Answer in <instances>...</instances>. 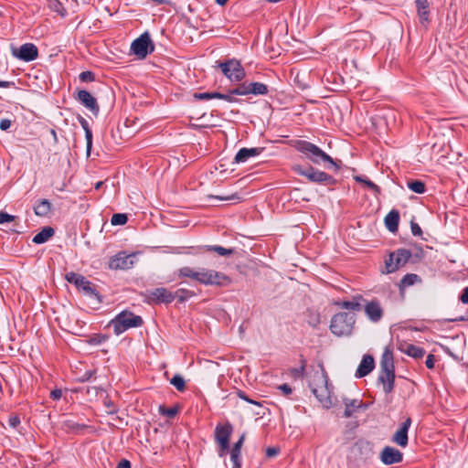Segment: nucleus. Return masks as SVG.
<instances>
[{
	"instance_id": "1",
	"label": "nucleus",
	"mask_w": 468,
	"mask_h": 468,
	"mask_svg": "<svg viewBox=\"0 0 468 468\" xmlns=\"http://www.w3.org/2000/svg\"><path fill=\"white\" fill-rule=\"evenodd\" d=\"M292 146L296 151L303 154V156L314 165H323L325 169H331L334 167L335 171H338L341 168V161H335L319 146L311 142L305 140H295L292 143Z\"/></svg>"
},
{
	"instance_id": "2",
	"label": "nucleus",
	"mask_w": 468,
	"mask_h": 468,
	"mask_svg": "<svg viewBox=\"0 0 468 468\" xmlns=\"http://www.w3.org/2000/svg\"><path fill=\"white\" fill-rule=\"evenodd\" d=\"M378 383L382 384L386 394L391 393L395 387V367L392 351L386 348L380 360V371Z\"/></svg>"
},
{
	"instance_id": "3",
	"label": "nucleus",
	"mask_w": 468,
	"mask_h": 468,
	"mask_svg": "<svg viewBox=\"0 0 468 468\" xmlns=\"http://www.w3.org/2000/svg\"><path fill=\"white\" fill-rule=\"evenodd\" d=\"M144 324L142 316L133 314L131 311L123 310L119 313L111 322L113 332L119 335L130 328L140 327Z\"/></svg>"
},
{
	"instance_id": "4",
	"label": "nucleus",
	"mask_w": 468,
	"mask_h": 468,
	"mask_svg": "<svg viewBox=\"0 0 468 468\" xmlns=\"http://www.w3.org/2000/svg\"><path fill=\"white\" fill-rule=\"evenodd\" d=\"M314 381L321 382V385L309 384L313 394L324 408L329 409L333 404L331 399L332 390L328 384L327 374L324 368H322L321 372L314 374Z\"/></svg>"
},
{
	"instance_id": "5",
	"label": "nucleus",
	"mask_w": 468,
	"mask_h": 468,
	"mask_svg": "<svg viewBox=\"0 0 468 468\" xmlns=\"http://www.w3.org/2000/svg\"><path fill=\"white\" fill-rule=\"evenodd\" d=\"M355 323L354 314L340 312L332 317L330 330L336 336H347L352 334Z\"/></svg>"
},
{
	"instance_id": "6",
	"label": "nucleus",
	"mask_w": 468,
	"mask_h": 468,
	"mask_svg": "<svg viewBox=\"0 0 468 468\" xmlns=\"http://www.w3.org/2000/svg\"><path fill=\"white\" fill-rule=\"evenodd\" d=\"M292 170L297 175L306 177L312 183L325 186H335L337 183V180L332 176L313 166L304 167L301 165H296L292 167Z\"/></svg>"
},
{
	"instance_id": "7",
	"label": "nucleus",
	"mask_w": 468,
	"mask_h": 468,
	"mask_svg": "<svg viewBox=\"0 0 468 468\" xmlns=\"http://www.w3.org/2000/svg\"><path fill=\"white\" fill-rule=\"evenodd\" d=\"M233 432V426L227 421L223 424L218 423L214 431V441L218 446L217 452L219 457H224L229 453L230 438Z\"/></svg>"
},
{
	"instance_id": "8",
	"label": "nucleus",
	"mask_w": 468,
	"mask_h": 468,
	"mask_svg": "<svg viewBox=\"0 0 468 468\" xmlns=\"http://www.w3.org/2000/svg\"><path fill=\"white\" fill-rule=\"evenodd\" d=\"M411 256V251L407 249H398L390 252L385 260V271H382V273H393L403 268L410 261Z\"/></svg>"
},
{
	"instance_id": "9",
	"label": "nucleus",
	"mask_w": 468,
	"mask_h": 468,
	"mask_svg": "<svg viewBox=\"0 0 468 468\" xmlns=\"http://www.w3.org/2000/svg\"><path fill=\"white\" fill-rule=\"evenodd\" d=\"M350 454L357 465L366 464L374 456V444L367 440L359 439L351 447Z\"/></svg>"
},
{
	"instance_id": "10",
	"label": "nucleus",
	"mask_w": 468,
	"mask_h": 468,
	"mask_svg": "<svg viewBox=\"0 0 468 468\" xmlns=\"http://www.w3.org/2000/svg\"><path fill=\"white\" fill-rule=\"evenodd\" d=\"M65 279L68 282L74 284L79 291H82L84 294L94 297L100 303L101 302V296L97 291L95 286L87 280L83 275L69 271L65 274Z\"/></svg>"
},
{
	"instance_id": "11",
	"label": "nucleus",
	"mask_w": 468,
	"mask_h": 468,
	"mask_svg": "<svg viewBox=\"0 0 468 468\" xmlns=\"http://www.w3.org/2000/svg\"><path fill=\"white\" fill-rule=\"evenodd\" d=\"M218 67L222 73L232 82H239L246 76L240 62L235 58L220 62Z\"/></svg>"
},
{
	"instance_id": "12",
	"label": "nucleus",
	"mask_w": 468,
	"mask_h": 468,
	"mask_svg": "<svg viewBox=\"0 0 468 468\" xmlns=\"http://www.w3.org/2000/svg\"><path fill=\"white\" fill-rule=\"evenodd\" d=\"M131 50L140 59H144L149 54L153 53L154 50V45L150 35L145 32L134 39L132 42Z\"/></svg>"
},
{
	"instance_id": "13",
	"label": "nucleus",
	"mask_w": 468,
	"mask_h": 468,
	"mask_svg": "<svg viewBox=\"0 0 468 468\" xmlns=\"http://www.w3.org/2000/svg\"><path fill=\"white\" fill-rule=\"evenodd\" d=\"M135 254H127L125 251H121L112 256L109 261V268L111 270H128L134 264Z\"/></svg>"
},
{
	"instance_id": "14",
	"label": "nucleus",
	"mask_w": 468,
	"mask_h": 468,
	"mask_svg": "<svg viewBox=\"0 0 468 468\" xmlns=\"http://www.w3.org/2000/svg\"><path fill=\"white\" fill-rule=\"evenodd\" d=\"M12 55L23 61L29 62L37 58L38 49L33 43H26L12 48Z\"/></svg>"
},
{
	"instance_id": "15",
	"label": "nucleus",
	"mask_w": 468,
	"mask_h": 468,
	"mask_svg": "<svg viewBox=\"0 0 468 468\" xmlns=\"http://www.w3.org/2000/svg\"><path fill=\"white\" fill-rule=\"evenodd\" d=\"M74 99L89 111H90L91 113L95 116L99 114L100 106L97 103L96 99L88 90H78L77 94L74 95Z\"/></svg>"
},
{
	"instance_id": "16",
	"label": "nucleus",
	"mask_w": 468,
	"mask_h": 468,
	"mask_svg": "<svg viewBox=\"0 0 468 468\" xmlns=\"http://www.w3.org/2000/svg\"><path fill=\"white\" fill-rule=\"evenodd\" d=\"M149 302L160 303H171L174 301L173 292L165 287H158L148 292Z\"/></svg>"
},
{
	"instance_id": "17",
	"label": "nucleus",
	"mask_w": 468,
	"mask_h": 468,
	"mask_svg": "<svg viewBox=\"0 0 468 468\" xmlns=\"http://www.w3.org/2000/svg\"><path fill=\"white\" fill-rule=\"evenodd\" d=\"M379 458L385 465H391L401 463L403 461V453L394 447L386 446L381 451Z\"/></svg>"
},
{
	"instance_id": "18",
	"label": "nucleus",
	"mask_w": 468,
	"mask_h": 468,
	"mask_svg": "<svg viewBox=\"0 0 468 468\" xmlns=\"http://www.w3.org/2000/svg\"><path fill=\"white\" fill-rule=\"evenodd\" d=\"M411 425V419L408 417L392 436V441L400 447H406L409 443L408 431Z\"/></svg>"
},
{
	"instance_id": "19",
	"label": "nucleus",
	"mask_w": 468,
	"mask_h": 468,
	"mask_svg": "<svg viewBox=\"0 0 468 468\" xmlns=\"http://www.w3.org/2000/svg\"><path fill=\"white\" fill-rule=\"evenodd\" d=\"M364 310L368 319L373 323L380 321L383 316V309L378 300L368 302Z\"/></svg>"
},
{
	"instance_id": "20",
	"label": "nucleus",
	"mask_w": 468,
	"mask_h": 468,
	"mask_svg": "<svg viewBox=\"0 0 468 468\" xmlns=\"http://www.w3.org/2000/svg\"><path fill=\"white\" fill-rule=\"evenodd\" d=\"M263 147H254V148H241L236 154L234 158V162L237 164L245 163L250 157H255L260 155L263 152Z\"/></svg>"
},
{
	"instance_id": "21",
	"label": "nucleus",
	"mask_w": 468,
	"mask_h": 468,
	"mask_svg": "<svg viewBox=\"0 0 468 468\" xmlns=\"http://www.w3.org/2000/svg\"><path fill=\"white\" fill-rule=\"evenodd\" d=\"M375 367L374 357L370 355H365L356 371V377L360 378L368 375Z\"/></svg>"
},
{
	"instance_id": "22",
	"label": "nucleus",
	"mask_w": 468,
	"mask_h": 468,
	"mask_svg": "<svg viewBox=\"0 0 468 468\" xmlns=\"http://www.w3.org/2000/svg\"><path fill=\"white\" fill-rule=\"evenodd\" d=\"M417 14L422 25L430 23V3L428 0H415Z\"/></svg>"
},
{
	"instance_id": "23",
	"label": "nucleus",
	"mask_w": 468,
	"mask_h": 468,
	"mask_svg": "<svg viewBox=\"0 0 468 468\" xmlns=\"http://www.w3.org/2000/svg\"><path fill=\"white\" fill-rule=\"evenodd\" d=\"M344 404H345V411H344L345 418L352 417L354 412L359 409L366 410L367 408V405L365 404L360 399H345Z\"/></svg>"
},
{
	"instance_id": "24",
	"label": "nucleus",
	"mask_w": 468,
	"mask_h": 468,
	"mask_svg": "<svg viewBox=\"0 0 468 468\" xmlns=\"http://www.w3.org/2000/svg\"><path fill=\"white\" fill-rule=\"evenodd\" d=\"M385 226L390 232H396L399 229V212L396 209L390 210L384 218Z\"/></svg>"
},
{
	"instance_id": "25",
	"label": "nucleus",
	"mask_w": 468,
	"mask_h": 468,
	"mask_svg": "<svg viewBox=\"0 0 468 468\" xmlns=\"http://www.w3.org/2000/svg\"><path fill=\"white\" fill-rule=\"evenodd\" d=\"M196 250H197L196 253H203L205 251H214V252H217L220 256H229L234 253V249H226L219 245L198 246L196 248Z\"/></svg>"
},
{
	"instance_id": "26",
	"label": "nucleus",
	"mask_w": 468,
	"mask_h": 468,
	"mask_svg": "<svg viewBox=\"0 0 468 468\" xmlns=\"http://www.w3.org/2000/svg\"><path fill=\"white\" fill-rule=\"evenodd\" d=\"M78 121L85 132L87 154L90 155L92 147V132L87 120L81 115H78Z\"/></svg>"
},
{
	"instance_id": "27",
	"label": "nucleus",
	"mask_w": 468,
	"mask_h": 468,
	"mask_svg": "<svg viewBox=\"0 0 468 468\" xmlns=\"http://www.w3.org/2000/svg\"><path fill=\"white\" fill-rule=\"evenodd\" d=\"M421 282H422V280L418 274L407 273L400 280V282L399 284V289L400 292H403L406 288L412 286L415 283H420Z\"/></svg>"
},
{
	"instance_id": "28",
	"label": "nucleus",
	"mask_w": 468,
	"mask_h": 468,
	"mask_svg": "<svg viewBox=\"0 0 468 468\" xmlns=\"http://www.w3.org/2000/svg\"><path fill=\"white\" fill-rule=\"evenodd\" d=\"M51 203L48 199H39L34 206V212L38 217H46L51 211Z\"/></svg>"
},
{
	"instance_id": "29",
	"label": "nucleus",
	"mask_w": 468,
	"mask_h": 468,
	"mask_svg": "<svg viewBox=\"0 0 468 468\" xmlns=\"http://www.w3.org/2000/svg\"><path fill=\"white\" fill-rule=\"evenodd\" d=\"M55 234V230L52 227H44L41 231L36 234L32 241L36 244H43L47 242Z\"/></svg>"
},
{
	"instance_id": "30",
	"label": "nucleus",
	"mask_w": 468,
	"mask_h": 468,
	"mask_svg": "<svg viewBox=\"0 0 468 468\" xmlns=\"http://www.w3.org/2000/svg\"><path fill=\"white\" fill-rule=\"evenodd\" d=\"M212 282V285L227 287L231 284L232 280L225 273L213 270Z\"/></svg>"
},
{
	"instance_id": "31",
	"label": "nucleus",
	"mask_w": 468,
	"mask_h": 468,
	"mask_svg": "<svg viewBox=\"0 0 468 468\" xmlns=\"http://www.w3.org/2000/svg\"><path fill=\"white\" fill-rule=\"evenodd\" d=\"M62 428L69 433L72 432L78 434L80 433L83 430L90 427L86 424H80L72 420H66L62 423Z\"/></svg>"
},
{
	"instance_id": "32",
	"label": "nucleus",
	"mask_w": 468,
	"mask_h": 468,
	"mask_svg": "<svg viewBox=\"0 0 468 468\" xmlns=\"http://www.w3.org/2000/svg\"><path fill=\"white\" fill-rule=\"evenodd\" d=\"M401 351L413 358H421L425 355V350L418 346L412 344H406Z\"/></svg>"
},
{
	"instance_id": "33",
	"label": "nucleus",
	"mask_w": 468,
	"mask_h": 468,
	"mask_svg": "<svg viewBox=\"0 0 468 468\" xmlns=\"http://www.w3.org/2000/svg\"><path fill=\"white\" fill-rule=\"evenodd\" d=\"M360 300H363V297L361 295L355 296L352 301H343L341 303H338L337 304L343 308L352 311H360L361 310V304Z\"/></svg>"
},
{
	"instance_id": "34",
	"label": "nucleus",
	"mask_w": 468,
	"mask_h": 468,
	"mask_svg": "<svg viewBox=\"0 0 468 468\" xmlns=\"http://www.w3.org/2000/svg\"><path fill=\"white\" fill-rule=\"evenodd\" d=\"M250 94L253 95H266L269 92V88L266 84L261 82L249 83Z\"/></svg>"
},
{
	"instance_id": "35",
	"label": "nucleus",
	"mask_w": 468,
	"mask_h": 468,
	"mask_svg": "<svg viewBox=\"0 0 468 468\" xmlns=\"http://www.w3.org/2000/svg\"><path fill=\"white\" fill-rule=\"evenodd\" d=\"M197 282L204 285H212L213 270L201 268L198 270Z\"/></svg>"
},
{
	"instance_id": "36",
	"label": "nucleus",
	"mask_w": 468,
	"mask_h": 468,
	"mask_svg": "<svg viewBox=\"0 0 468 468\" xmlns=\"http://www.w3.org/2000/svg\"><path fill=\"white\" fill-rule=\"evenodd\" d=\"M354 179L357 183L364 184L367 187H368L374 193V195L376 197L380 195V193H381L380 187L378 185H376L374 182H372L371 180H369L362 176H354Z\"/></svg>"
},
{
	"instance_id": "37",
	"label": "nucleus",
	"mask_w": 468,
	"mask_h": 468,
	"mask_svg": "<svg viewBox=\"0 0 468 468\" xmlns=\"http://www.w3.org/2000/svg\"><path fill=\"white\" fill-rule=\"evenodd\" d=\"M196 293L193 291L180 288L175 292H173L174 300L177 299L179 303H184L185 301L188 300L189 298L195 296Z\"/></svg>"
},
{
	"instance_id": "38",
	"label": "nucleus",
	"mask_w": 468,
	"mask_h": 468,
	"mask_svg": "<svg viewBox=\"0 0 468 468\" xmlns=\"http://www.w3.org/2000/svg\"><path fill=\"white\" fill-rule=\"evenodd\" d=\"M198 276V271H195L194 269L188 266L182 267L178 270L179 278H190L197 282Z\"/></svg>"
},
{
	"instance_id": "39",
	"label": "nucleus",
	"mask_w": 468,
	"mask_h": 468,
	"mask_svg": "<svg viewBox=\"0 0 468 468\" xmlns=\"http://www.w3.org/2000/svg\"><path fill=\"white\" fill-rule=\"evenodd\" d=\"M198 276V271H195L194 269L188 266L182 267L178 270L179 278H190L197 282Z\"/></svg>"
},
{
	"instance_id": "40",
	"label": "nucleus",
	"mask_w": 468,
	"mask_h": 468,
	"mask_svg": "<svg viewBox=\"0 0 468 468\" xmlns=\"http://www.w3.org/2000/svg\"><path fill=\"white\" fill-rule=\"evenodd\" d=\"M407 186L414 193L423 194L426 191V186L421 180H410Z\"/></svg>"
},
{
	"instance_id": "41",
	"label": "nucleus",
	"mask_w": 468,
	"mask_h": 468,
	"mask_svg": "<svg viewBox=\"0 0 468 468\" xmlns=\"http://www.w3.org/2000/svg\"><path fill=\"white\" fill-rule=\"evenodd\" d=\"M48 7L56 12L60 16L64 17L67 15L66 8L58 0H48Z\"/></svg>"
},
{
	"instance_id": "42",
	"label": "nucleus",
	"mask_w": 468,
	"mask_h": 468,
	"mask_svg": "<svg viewBox=\"0 0 468 468\" xmlns=\"http://www.w3.org/2000/svg\"><path fill=\"white\" fill-rule=\"evenodd\" d=\"M229 452L232 462V468H241V451L229 448Z\"/></svg>"
},
{
	"instance_id": "43",
	"label": "nucleus",
	"mask_w": 468,
	"mask_h": 468,
	"mask_svg": "<svg viewBox=\"0 0 468 468\" xmlns=\"http://www.w3.org/2000/svg\"><path fill=\"white\" fill-rule=\"evenodd\" d=\"M305 367H306V360L302 358L301 359V366L299 367L292 368L290 370L291 371V375L294 378H303V375H304Z\"/></svg>"
},
{
	"instance_id": "44",
	"label": "nucleus",
	"mask_w": 468,
	"mask_h": 468,
	"mask_svg": "<svg viewBox=\"0 0 468 468\" xmlns=\"http://www.w3.org/2000/svg\"><path fill=\"white\" fill-rule=\"evenodd\" d=\"M170 383L178 390V391H184L186 388V382L182 376L176 374L175 375L171 380Z\"/></svg>"
},
{
	"instance_id": "45",
	"label": "nucleus",
	"mask_w": 468,
	"mask_h": 468,
	"mask_svg": "<svg viewBox=\"0 0 468 468\" xmlns=\"http://www.w3.org/2000/svg\"><path fill=\"white\" fill-rule=\"evenodd\" d=\"M128 221V217L123 213L113 214L111 219V223L113 226L124 225Z\"/></svg>"
},
{
	"instance_id": "46",
	"label": "nucleus",
	"mask_w": 468,
	"mask_h": 468,
	"mask_svg": "<svg viewBox=\"0 0 468 468\" xmlns=\"http://www.w3.org/2000/svg\"><path fill=\"white\" fill-rule=\"evenodd\" d=\"M217 96H218V91H211V92H195L193 97L196 100L199 101H206V100H211V99H217Z\"/></svg>"
},
{
	"instance_id": "47",
	"label": "nucleus",
	"mask_w": 468,
	"mask_h": 468,
	"mask_svg": "<svg viewBox=\"0 0 468 468\" xmlns=\"http://www.w3.org/2000/svg\"><path fill=\"white\" fill-rule=\"evenodd\" d=\"M107 339H108V336L106 335L96 334V335H93L92 336H90L87 340V343L90 345H92V346H97V345H101V344L104 343Z\"/></svg>"
},
{
	"instance_id": "48",
	"label": "nucleus",
	"mask_w": 468,
	"mask_h": 468,
	"mask_svg": "<svg viewBox=\"0 0 468 468\" xmlns=\"http://www.w3.org/2000/svg\"><path fill=\"white\" fill-rule=\"evenodd\" d=\"M159 412L163 416H166L168 418H174L178 413V408L177 407L166 408L165 406H160Z\"/></svg>"
},
{
	"instance_id": "49",
	"label": "nucleus",
	"mask_w": 468,
	"mask_h": 468,
	"mask_svg": "<svg viewBox=\"0 0 468 468\" xmlns=\"http://www.w3.org/2000/svg\"><path fill=\"white\" fill-rule=\"evenodd\" d=\"M231 94L235 95H248L250 94L249 90V83L243 82L239 84L238 87L231 90Z\"/></svg>"
},
{
	"instance_id": "50",
	"label": "nucleus",
	"mask_w": 468,
	"mask_h": 468,
	"mask_svg": "<svg viewBox=\"0 0 468 468\" xmlns=\"http://www.w3.org/2000/svg\"><path fill=\"white\" fill-rule=\"evenodd\" d=\"M79 79L82 82H91L95 80V74L92 71L87 70L82 71L79 75Z\"/></svg>"
},
{
	"instance_id": "51",
	"label": "nucleus",
	"mask_w": 468,
	"mask_h": 468,
	"mask_svg": "<svg viewBox=\"0 0 468 468\" xmlns=\"http://www.w3.org/2000/svg\"><path fill=\"white\" fill-rule=\"evenodd\" d=\"M235 94H231V90L229 91V93L224 94L218 92V96H217V99L224 100L228 102H236L238 100L234 97Z\"/></svg>"
},
{
	"instance_id": "52",
	"label": "nucleus",
	"mask_w": 468,
	"mask_h": 468,
	"mask_svg": "<svg viewBox=\"0 0 468 468\" xmlns=\"http://www.w3.org/2000/svg\"><path fill=\"white\" fill-rule=\"evenodd\" d=\"M237 396H238L239 399H243V400L247 401L248 403H250V404H253V405H260V403H259V402H257V401H255V400H253V399H250V398L246 395V393H245L243 390L238 389V391H237Z\"/></svg>"
},
{
	"instance_id": "53",
	"label": "nucleus",
	"mask_w": 468,
	"mask_h": 468,
	"mask_svg": "<svg viewBox=\"0 0 468 468\" xmlns=\"http://www.w3.org/2000/svg\"><path fill=\"white\" fill-rule=\"evenodd\" d=\"M308 324L313 327H316L320 324L319 314H310V319L308 320Z\"/></svg>"
},
{
	"instance_id": "54",
	"label": "nucleus",
	"mask_w": 468,
	"mask_h": 468,
	"mask_svg": "<svg viewBox=\"0 0 468 468\" xmlns=\"http://www.w3.org/2000/svg\"><path fill=\"white\" fill-rule=\"evenodd\" d=\"M207 197L224 201L234 200L239 198L237 194H233L230 196H208Z\"/></svg>"
},
{
	"instance_id": "55",
	"label": "nucleus",
	"mask_w": 468,
	"mask_h": 468,
	"mask_svg": "<svg viewBox=\"0 0 468 468\" xmlns=\"http://www.w3.org/2000/svg\"><path fill=\"white\" fill-rule=\"evenodd\" d=\"M410 229L413 236L419 237L422 235V230L420 227L419 226L418 223L414 222L413 220L410 222Z\"/></svg>"
},
{
	"instance_id": "56",
	"label": "nucleus",
	"mask_w": 468,
	"mask_h": 468,
	"mask_svg": "<svg viewBox=\"0 0 468 468\" xmlns=\"http://www.w3.org/2000/svg\"><path fill=\"white\" fill-rule=\"evenodd\" d=\"M15 220V216L9 215L5 212H0V224L12 222Z\"/></svg>"
},
{
	"instance_id": "57",
	"label": "nucleus",
	"mask_w": 468,
	"mask_h": 468,
	"mask_svg": "<svg viewBox=\"0 0 468 468\" xmlns=\"http://www.w3.org/2000/svg\"><path fill=\"white\" fill-rule=\"evenodd\" d=\"M280 451L279 447H268L266 449V456L268 458L275 457L280 453Z\"/></svg>"
},
{
	"instance_id": "58",
	"label": "nucleus",
	"mask_w": 468,
	"mask_h": 468,
	"mask_svg": "<svg viewBox=\"0 0 468 468\" xmlns=\"http://www.w3.org/2000/svg\"><path fill=\"white\" fill-rule=\"evenodd\" d=\"M8 424L16 429L20 424V418L17 415H11L8 419Z\"/></svg>"
},
{
	"instance_id": "59",
	"label": "nucleus",
	"mask_w": 468,
	"mask_h": 468,
	"mask_svg": "<svg viewBox=\"0 0 468 468\" xmlns=\"http://www.w3.org/2000/svg\"><path fill=\"white\" fill-rule=\"evenodd\" d=\"M245 441V433H242L239 440L233 444L231 449L241 451L242 445Z\"/></svg>"
},
{
	"instance_id": "60",
	"label": "nucleus",
	"mask_w": 468,
	"mask_h": 468,
	"mask_svg": "<svg viewBox=\"0 0 468 468\" xmlns=\"http://www.w3.org/2000/svg\"><path fill=\"white\" fill-rule=\"evenodd\" d=\"M435 364V356L432 354H430L427 356L425 365L429 369H432L434 367Z\"/></svg>"
},
{
	"instance_id": "61",
	"label": "nucleus",
	"mask_w": 468,
	"mask_h": 468,
	"mask_svg": "<svg viewBox=\"0 0 468 468\" xmlns=\"http://www.w3.org/2000/svg\"><path fill=\"white\" fill-rule=\"evenodd\" d=\"M278 388H279V389L283 393V395H285V396H288V395L292 394V388H291L288 384H286V383H284V384H282V385H280V386L278 387Z\"/></svg>"
},
{
	"instance_id": "62",
	"label": "nucleus",
	"mask_w": 468,
	"mask_h": 468,
	"mask_svg": "<svg viewBox=\"0 0 468 468\" xmlns=\"http://www.w3.org/2000/svg\"><path fill=\"white\" fill-rule=\"evenodd\" d=\"M62 396V391L59 388H56L50 392V399L53 400H58Z\"/></svg>"
},
{
	"instance_id": "63",
	"label": "nucleus",
	"mask_w": 468,
	"mask_h": 468,
	"mask_svg": "<svg viewBox=\"0 0 468 468\" xmlns=\"http://www.w3.org/2000/svg\"><path fill=\"white\" fill-rule=\"evenodd\" d=\"M460 300L463 303H468V286L463 289Z\"/></svg>"
},
{
	"instance_id": "64",
	"label": "nucleus",
	"mask_w": 468,
	"mask_h": 468,
	"mask_svg": "<svg viewBox=\"0 0 468 468\" xmlns=\"http://www.w3.org/2000/svg\"><path fill=\"white\" fill-rule=\"evenodd\" d=\"M116 468H131V463L126 459H122L120 461Z\"/></svg>"
}]
</instances>
